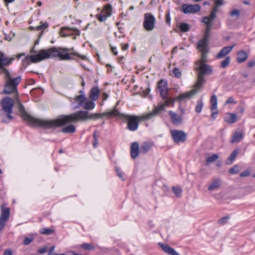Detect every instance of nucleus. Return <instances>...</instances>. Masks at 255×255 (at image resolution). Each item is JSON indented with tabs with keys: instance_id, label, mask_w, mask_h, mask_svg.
<instances>
[{
	"instance_id": "obj_1",
	"label": "nucleus",
	"mask_w": 255,
	"mask_h": 255,
	"mask_svg": "<svg viewBox=\"0 0 255 255\" xmlns=\"http://www.w3.org/2000/svg\"><path fill=\"white\" fill-rule=\"evenodd\" d=\"M16 104L17 106V108L21 113V116L24 120L26 121L29 124L32 126H36L44 128H55L62 127L68 123H75L79 121H85L88 120H75L72 118V116L75 113H77L80 111H78L74 113L70 114L69 115H62L58 117V118L54 120H42L38 119L32 117L31 116L28 114L25 111L24 108L22 104L20 103L18 99H16ZM95 107V104L94 101H89L86 102L84 106V108L86 110V112H88L89 110H92ZM94 113L93 114H94ZM93 114L89 115H91ZM89 119L88 120H89Z\"/></svg>"
},
{
	"instance_id": "obj_2",
	"label": "nucleus",
	"mask_w": 255,
	"mask_h": 255,
	"mask_svg": "<svg viewBox=\"0 0 255 255\" xmlns=\"http://www.w3.org/2000/svg\"><path fill=\"white\" fill-rule=\"evenodd\" d=\"M89 113L86 111H79L74 114L72 118L75 120L98 119L104 117L109 118H118L124 121H127L128 128L130 131H135L138 127V123L140 121L148 120V119H142L141 118L144 115L140 116H130L121 113L116 108L112 111L104 112L101 114H94L89 115Z\"/></svg>"
},
{
	"instance_id": "obj_3",
	"label": "nucleus",
	"mask_w": 255,
	"mask_h": 255,
	"mask_svg": "<svg viewBox=\"0 0 255 255\" xmlns=\"http://www.w3.org/2000/svg\"><path fill=\"white\" fill-rule=\"evenodd\" d=\"M69 51L68 48L52 47L47 50H41L37 54L31 56L30 59L32 63H37L50 57H58L61 60H71L74 59L71 57V55H73L83 60L87 59L86 56L80 55L76 52L69 54L67 52Z\"/></svg>"
},
{
	"instance_id": "obj_4",
	"label": "nucleus",
	"mask_w": 255,
	"mask_h": 255,
	"mask_svg": "<svg viewBox=\"0 0 255 255\" xmlns=\"http://www.w3.org/2000/svg\"><path fill=\"white\" fill-rule=\"evenodd\" d=\"M195 69L197 72V80L195 84L199 88H202L205 82V75H210L213 73L212 67L205 63H195Z\"/></svg>"
},
{
	"instance_id": "obj_5",
	"label": "nucleus",
	"mask_w": 255,
	"mask_h": 255,
	"mask_svg": "<svg viewBox=\"0 0 255 255\" xmlns=\"http://www.w3.org/2000/svg\"><path fill=\"white\" fill-rule=\"evenodd\" d=\"M4 77L6 80L4 89L3 93L5 94L17 93V86L21 80V76H19L15 78L11 77L7 69H4Z\"/></svg>"
},
{
	"instance_id": "obj_6",
	"label": "nucleus",
	"mask_w": 255,
	"mask_h": 255,
	"mask_svg": "<svg viewBox=\"0 0 255 255\" xmlns=\"http://www.w3.org/2000/svg\"><path fill=\"white\" fill-rule=\"evenodd\" d=\"M1 109L0 110V116H3V112L6 115L8 120H2V122L8 123L11 120L13 117L11 114L12 112V109L14 105L13 100L9 97H6L3 98L0 102Z\"/></svg>"
},
{
	"instance_id": "obj_7",
	"label": "nucleus",
	"mask_w": 255,
	"mask_h": 255,
	"mask_svg": "<svg viewBox=\"0 0 255 255\" xmlns=\"http://www.w3.org/2000/svg\"><path fill=\"white\" fill-rule=\"evenodd\" d=\"M170 103L173 104V100L172 99H167L164 104L160 105L158 107H156L153 111L150 113L144 114L142 117V119H151L155 117L161 111L164 110L165 107Z\"/></svg>"
},
{
	"instance_id": "obj_8",
	"label": "nucleus",
	"mask_w": 255,
	"mask_h": 255,
	"mask_svg": "<svg viewBox=\"0 0 255 255\" xmlns=\"http://www.w3.org/2000/svg\"><path fill=\"white\" fill-rule=\"evenodd\" d=\"M155 18L151 13H146L144 15L143 27L147 31H152L155 26Z\"/></svg>"
},
{
	"instance_id": "obj_9",
	"label": "nucleus",
	"mask_w": 255,
	"mask_h": 255,
	"mask_svg": "<svg viewBox=\"0 0 255 255\" xmlns=\"http://www.w3.org/2000/svg\"><path fill=\"white\" fill-rule=\"evenodd\" d=\"M1 214L0 216V231L4 228L5 222L8 220L10 216V209L5 207L4 205L0 206Z\"/></svg>"
},
{
	"instance_id": "obj_10",
	"label": "nucleus",
	"mask_w": 255,
	"mask_h": 255,
	"mask_svg": "<svg viewBox=\"0 0 255 255\" xmlns=\"http://www.w3.org/2000/svg\"><path fill=\"white\" fill-rule=\"evenodd\" d=\"M171 134L174 141L176 143L183 142L186 140V134L182 130H172Z\"/></svg>"
},
{
	"instance_id": "obj_11",
	"label": "nucleus",
	"mask_w": 255,
	"mask_h": 255,
	"mask_svg": "<svg viewBox=\"0 0 255 255\" xmlns=\"http://www.w3.org/2000/svg\"><path fill=\"white\" fill-rule=\"evenodd\" d=\"M200 6L198 4H184L182 6L181 11L185 14H193L200 11Z\"/></svg>"
},
{
	"instance_id": "obj_12",
	"label": "nucleus",
	"mask_w": 255,
	"mask_h": 255,
	"mask_svg": "<svg viewBox=\"0 0 255 255\" xmlns=\"http://www.w3.org/2000/svg\"><path fill=\"white\" fill-rule=\"evenodd\" d=\"M202 89L201 88H199L197 86V84H195L194 88L188 93H183L179 95L175 99H172L173 100V103L176 100L181 101L185 99H189L194 96L198 91Z\"/></svg>"
},
{
	"instance_id": "obj_13",
	"label": "nucleus",
	"mask_w": 255,
	"mask_h": 255,
	"mask_svg": "<svg viewBox=\"0 0 255 255\" xmlns=\"http://www.w3.org/2000/svg\"><path fill=\"white\" fill-rule=\"evenodd\" d=\"M60 35L62 37H66L71 35L79 36L80 31L76 28H72L68 27H63L59 32Z\"/></svg>"
},
{
	"instance_id": "obj_14",
	"label": "nucleus",
	"mask_w": 255,
	"mask_h": 255,
	"mask_svg": "<svg viewBox=\"0 0 255 255\" xmlns=\"http://www.w3.org/2000/svg\"><path fill=\"white\" fill-rule=\"evenodd\" d=\"M157 85L158 88L160 91V96L163 99H166L168 92L167 81L161 79L158 82Z\"/></svg>"
},
{
	"instance_id": "obj_15",
	"label": "nucleus",
	"mask_w": 255,
	"mask_h": 255,
	"mask_svg": "<svg viewBox=\"0 0 255 255\" xmlns=\"http://www.w3.org/2000/svg\"><path fill=\"white\" fill-rule=\"evenodd\" d=\"M111 13L112 6L111 4H107L102 10L101 13L97 15V17L100 21H104L111 15Z\"/></svg>"
},
{
	"instance_id": "obj_16",
	"label": "nucleus",
	"mask_w": 255,
	"mask_h": 255,
	"mask_svg": "<svg viewBox=\"0 0 255 255\" xmlns=\"http://www.w3.org/2000/svg\"><path fill=\"white\" fill-rule=\"evenodd\" d=\"M13 60V58H8L3 53L0 52V73H4V69H6L4 66L9 65Z\"/></svg>"
},
{
	"instance_id": "obj_17",
	"label": "nucleus",
	"mask_w": 255,
	"mask_h": 255,
	"mask_svg": "<svg viewBox=\"0 0 255 255\" xmlns=\"http://www.w3.org/2000/svg\"><path fill=\"white\" fill-rule=\"evenodd\" d=\"M168 114L173 125H179L182 124V118L181 116L171 111H169Z\"/></svg>"
},
{
	"instance_id": "obj_18",
	"label": "nucleus",
	"mask_w": 255,
	"mask_h": 255,
	"mask_svg": "<svg viewBox=\"0 0 255 255\" xmlns=\"http://www.w3.org/2000/svg\"><path fill=\"white\" fill-rule=\"evenodd\" d=\"M140 153V147L137 142H133L130 147V155L133 159H135Z\"/></svg>"
},
{
	"instance_id": "obj_19",
	"label": "nucleus",
	"mask_w": 255,
	"mask_h": 255,
	"mask_svg": "<svg viewBox=\"0 0 255 255\" xmlns=\"http://www.w3.org/2000/svg\"><path fill=\"white\" fill-rule=\"evenodd\" d=\"M209 37H206L204 36L203 38L198 42L197 48L200 51L208 50V44Z\"/></svg>"
},
{
	"instance_id": "obj_20",
	"label": "nucleus",
	"mask_w": 255,
	"mask_h": 255,
	"mask_svg": "<svg viewBox=\"0 0 255 255\" xmlns=\"http://www.w3.org/2000/svg\"><path fill=\"white\" fill-rule=\"evenodd\" d=\"M235 45L224 47L216 55V58L221 59L226 56L233 49Z\"/></svg>"
},
{
	"instance_id": "obj_21",
	"label": "nucleus",
	"mask_w": 255,
	"mask_h": 255,
	"mask_svg": "<svg viewBox=\"0 0 255 255\" xmlns=\"http://www.w3.org/2000/svg\"><path fill=\"white\" fill-rule=\"evenodd\" d=\"M163 251L169 255H179V254L173 248L170 247L167 245L159 243Z\"/></svg>"
},
{
	"instance_id": "obj_22",
	"label": "nucleus",
	"mask_w": 255,
	"mask_h": 255,
	"mask_svg": "<svg viewBox=\"0 0 255 255\" xmlns=\"http://www.w3.org/2000/svg\"><path fill=\"white\" fill-rule=\"evenodd\" d=\"M153 146V143L151 142H143L140 147V153L144 154L148 152Z\"/></svg>"
},
{
	"instance_id": "obj_23",
	"label": "nucleus",
	"mask_w": 255,
	"mask_h": 255,
	"mask_svg": "<svg viewBox=\"0 0 255 255\" xmlns=\"http://www.w3.org/2000/svg\"><path fill=\"white\" fill-rule=\"evenodd\" d=\"M221 185V181L219 179L214 180L208 187V190L211 192L219 189Z\"/></svg>"
},
{
	"instance_id": "obj_24",
	"label": "nucleus",
	"mask_w": 255,
	"mask_h": 255,
	"mask_svg": "<svg viewBox=\"0 0 255 255\" xmlns=\"http://www.w3.org/2000/svg\"><path fill=\"white\" fill-rule=\"evenodd\" d=\"M99 93L100 90L97 87L92 88L90 92V98L93 101L97 100Z\"/></svg>"
},
{
	"instance_id": "obj_25",
	"label": "nucleus",
	"mask_w": 255,
	"mask_h": 255,
	"mask_svg": "<svg viewBox=\"0 0 255 255\" xmlns=\"http://www.w3.org/2000/svg\"><path fill=\"white\" fill-rule=\"evenodd\" d=\"M243 138V132L242 131L235 132L232 137L231 143L239 142Z\"/></svg>"
},
{
	"instance_id": "obj_26",
	"label": "nucleus",
	"mask_w": 255,
	"mask_h": 255,
	"mask_svg": "<svg viewBox=\"0 0 255 255\" xmlns=\"http://www.w3.org/2000/svg\"><path fill=\"white\" fill-rule=\"evenodd\" d=\"M225 121L230 124H233L237 121V115L233 113H227L224 117Z\"/></svg>"
},
{
	"instance_id": "obj_27",
	"label": "nucleus",
	"mask_w": 255,
	"mask_h": 255,
	"mask_svg": "<svg viewBox=\"0 0 255 255\" xmlns=\"http://www.w3.org/2000/svg\"><path fill=\"white\" fill-rule=\"evenodd\" d=\"M247 58V53L244 50L239 51L237 54V61L240 63L245 62Z\"/></svg>"
},
{
	"instance_id": "obj_28",
	"label": "nucleus",
	"mask_w": 255,
	"mask_h": 255,
	"mask_svg": "<svg viewBox=\"0 0 255 255\" xmlns=\"http://www.w3.org/2000/svg\"><path fill=\"white\" fill-rule=\"evenodd\" d=\"M76 128L74 126L70 125L62 128L61 131L63 133H72L75 132Z\"/></svg>"
},
{
	"instance_id": "obj_29",
	"label": "nucleus",
	"mask_w": 255,
	"mask_h": 255,
	"mask_svg": "<svg viewBox=\"0 0 255 255\" xmlns=\"http://www.w3.org/2000/svg\"><path fill=\"white\" fill-rule=\"evenodd\" d=\"M239 153V150L237 149H235L231 154L228 158L227 164H230L232 163L236 158L237 154Z\"/></svg>"
},
{
	"instance_id": "obj_30",
	"label": "nucleus",
	"mask_w": 255,
	"mask_h": 255,
	"mask_svg": "<svg viewBox=\"0 0 255 255\" xmlns=\"http://www.w3.org/2000/svg\"><path fill=\"white\" fill-rule=\"evenodd\" d=\"M48 26V24L47 22L43 23L42 22H40V25L37 26L36 27L30 26L29 28L32 30H44Z\"/></svg>"
},
{
	"instance_id": "obj_31",
	"label": "nucleus",
	"mask_w": 255,
	"mask_h": 255,
	"mask_svg": "<svg viewBox=\"0 0 255 255\" xmlns=\"http://www.w3.org/2000/svg\"><path fill=\"white\" fill-rule=\"evenodd\" d=\"M86 100V97L84 94L78 95L75 98V101L77 102L79 106L82 105Z\"/></svg>"
},
{
	"instance_id": "obj_32",
	"label": "nucleus",
	"mask_w": 255,
	"mask_h": 255,
	"mask_svg": "<svg viewBox=\"0 0 255 255\" xmlns=\"http://www.w3.org/2000/svg\"><path fill=\"white\" fill-rule=\"evenodd\" d=\"M201 52V59L199 60H198L195 63H205L207 61V54L208 53V50L207 51H200Z\"/></svg>"
},
{
	"instance_id": "obj_33",
	"label": "nucleus",
	"mask_w": 255,
	"mask_h": 255,
	"mask_svg": "<svg viewBox=\"0 0 255 255\" xmlns=\"http://www.w3.org/2000/svg\"><path fill=\"white\" fill-rule=\"evenodd\" d=\"M210 102L211 104V109L212 110H216L217 109V98L215 95L211 97Z\"/></svg>"
},
{
	"instance_id": "obj_34",
	"label": "nucleus",
	"mask_w": 255,
	"mask_h": 255,
	"mask_svg": "<svg viewBox=\"0 0 255 255\" xmlns=\"http://www.w3.org/2000/svg\"><path fill=\"white\" fill-rule=\"evenodd\" d=\"M219 158V155L217 154H213L211 156H208L206 159V164L208 165L210 163L214 162L217 160Z\"/></svg>"
},
{
	"instance_id": "obj_35",
	"label": "nucleus",
	"mask_w": 255,
	"mask_h": 255,
	"mask_svg": "<svg viewBox=\"0 0 255 255\" xmlns=\"http://www.w3.org/2000/svg\"><path fill=\"white\" fill-rule=\"evenodd\" d=\"M53 229L49 228H42L40 230V233L43 235H49L54 233Z\"/></svg>"
},
{
	"instance_id": "obj_36",
	"label": "nucleus",
	"mask_w": 255,
	"mask_h": 255,
	"mask_svg": "<svg viewBox=\"0 0 255 255\" xmlns=\"http://www.w3.org/2000/svg\"><path fill=\"white\" fill-rule=\"evenodd\" d=\"M81 248L85 250H93L95 249V247L92 244L89 243H83L81 245Z\"/></svg>"
},
{
	"instance_id": "obj_37",
	"label": "nucleus",
	"mask_w": 255,
	"mask_h": 255,
	"mask_svg": "<svg viewBox=\"0 0 255 255\" xmlns=\"http://www.w3.org/2000/svg\"><path fill=\"white\" fill-rule=\"evenodd\" d=\"M203 107V103L202 101L201 100L197 101V105H196V106L195 108L196 112H197L198 113H200L202 110Z\"/></svg>"
},
{
	"instance_id": "obj_38",
	"label": "nucleus",
	"mask_w": 255,
	"mask_h": 255,
	"mask_svg": "<svg viewBox=\"0 0 255 255\" xmlns=\"http://www.w3.org/2000/svg\"><path fill=\"white\" fill-rule=\"evenodd\" d=\"M172 190L177 197H179L181 196L182 190L180 188L173 186L172 187Z\"/></svg>"
},
{
	"instance_id": "obj_39",
	"label": "nucleus",
	"mask_w": 255,
	"mask_h": 255,
	"mask_svg": "<svg viewBox=\"0 0 255 255\" xmlns=\"http://www.w3.org/2000/svg\"><path fill=\"white\" fill-rule=\"evenodd\" d=\"M179 28L182 32H187L189 30V25L186 23H181L179 25Z\"/></svg>"
},
{
	"instance_id": "obj_40",
	"label": "nucleus",
	"mask_w": 255,
	"mask_h": 255,
	"mask_svg": "<svg viewBox=\"0 0 255 255\" xmlns=\"http://www.w3.org/2000/svg\"><path fill=\"white\" fill-rule=\"evenodd\" d=\"M230 62V57H227L224 60L221 61V66L224 68H226L229 65Z\"/></svg>"
},
{
	"instance_id": "obj_41",
	"label": "nucleus",
	"mask_w": 255,
	"mask_h": 255,
	"mask_svg": "<svg viewBox=\"0 0 255 255\" xmlns=\"http://www.w3.org/2000/svg\"><path fill=\"white\" fill-rule=\"evenodd\" d=\"M213 21V20H211L208 16H204L202 18V22L204 23L206 25H212Z\"/></svg>"
},
{
	"instance_id": "obj_42",
	"label": "nucleus",
	"mask_w": 255,
	"mask_h": 255,
	"mask_svg": "<svg viewBox=\"0 0 255 255\" xmlns=\"http://www.w3.org/2000/svg\"><path fill=\"white\" fill-rule=\"evenodd\" d=\"M212 25H210V24L206 25V30H205V34L204 35L206 37V38L207 37H210L211 30L212 29Z\"/></svg>"
},
{
	"instance_id": "obj_43",
	"label": "nucleus",
	"mask_w": 255,
	"mask_h": 255,
	"mask_svg": "<svg viewBox=\"0 0 255 255\" xmlns=\"http://www.w3.org/2000/svg\"><path fill=\"white\" fill-rule=\"evenodd\" d=\"M239 171V167L238 165H236L232 168H230L229 170V172L231 174H235L238 173Z\"/></svg>"
},
{
	"instance_id": "obj_44",
	"label": "nucleus",
	"mask_w": 255,
	"mask_h": 255,
	"mask_svg": "<svg viewBox=\"0 0 255 255\" xmlns=\"http://www.w3.org/2000/svg\"><path fill=\"white\" fill-rule=\"evenodd\" d=\"M173 73L174 74V76L177 78H180L182 76V73L181 71L178 68L176 67L173 68Z\"/></svg>"
},
{
	"instance_id": "obj_45",
	"label": "nucleus",
	"mask_w": 255,
	"mask_h": 255,
	"mask_svg": "<svg viewBox=\"0 0 255 255\" xmlns=\"http://www.w3.org/2000/svg\"><path fill=\"white\" fill-rule=\"evenodd\" d=\"M230 15L232 17L236 16L238 17L240 15V11L237 9H234L231 12Z\"/></svg>"
},
{
	"instance_id": "obj_46",
	"label": "nucleus",
	"mask_w": 255,
	"mask_h": 255,
	"mask_svg": "<svg viewBox=\"0 0 255 255\" xmlns=\"http://www.w3.org/2000/svg\"><path fill=\"white\" fill-rule=\"evenodd\" d=\"M228 219H229V218L228 217H225L222 218L219 220L218 223L220 225H223L227 222Z\"/></svg>"
},
{
	"instance_id": "obj_47",
	"label": "nucleus",
	"mask_w": 255,
	"mask_h": 255,
	"mask_svg": "<svg viewBox=\"0 0 255 255\" xmlns=\"http://www.w3.org/2000/svg\"><path fill=\"white\" fill-rule=\"evenodd\" d=\"M250 172L251 171L249 169H246L243 171L242 173H241L240 176L242 177H247L250 175Z\"/></svg>"
},
{
	"instance_id": "obj_48",
	"label": "nucleus",
	"mask_w": 255,
	"mask_h": 255,
	"mask_svg": "<svg viewBox=\"0 0 255 255\" xmlns=\"http://www.w3.org/2000/svg\"><path fill=\"white\" fill-rule=\"evenodd\" d=\"M32 238H25L23 240V244L24 245H28L32 242Z\"/></svg>"
},
{
	"instance_id": "obj_49",
	"label": "nucleus",
	"mask_w": 255,
	"mask_h": 255,
	"mask_svg": "<svg viewBox=\"0 0 255 255\" xmlns=\"http://www.w3.org/2000/svg\"><path fill=\"white\" fill-rule=\"evenodd\" d=\"M237 102H235L232 97H230L226 101L225 104L227 105L230 103L236 104Z\"/></svg>"
},
{
	"instance_id": "obj_50",
	"label": "nucleus",
	"mask_w": 255,
	"mask_h": 255,
	"mask_svg": "<svg viewBox=\"0 0 255 255\" xmlns=\"http://www.w3.org/2000/svg\"><path fill=\"white\" fill-rule=\"evenodd\" d=\"M165 21L167 24H168L169 25L170 24V22H171V18H170V12H167L166 14Z\"/></svg>"
},
{
	"instance_id": "obj_51",
	"label": "nucleus",
	"mask_w": 255,
	"mask_h": 255,
	"mask_svg": "<svg viewBox=\"0 0 255 255\" xmlns=\"http://www.w3.org/2000/svg\"><path fill=\"white\" fill-rule=\"evenodd\" d=\"M47 250V247H43L42 248H40L38 250L37 252L39 254H44L46 252Z\"/></svg>"
},
{
	"instance_id": "obj_52",
	"label": "nucleus",
	"mask_w": 255,
	"mask_h": 255,
	"mask_svg": "<svg viewBox=\"0 0 255 255\" xmlns=\"http://www.w3.org/2000/svg\"><path fill=\"white\" fill-rule=\"evenodd\" d=\"M208 16L209 17V18H210V19H211V20H214V19L217 16V13H215V12L211 11V13L210 14V15Z\"/></svg>"
},
{
	"instance_id": "obj_53",
	"label": "nucleus",
	"mask_w": 255,
	"mask_h": 255,
	"mask_svg": "<svg viewBox=\"0 0 255 255\" xmlns=\"http://www.w3.org/2000/svg\"><path fill=\"white\" fill-rule=\"evenodd\" d=\"M116 171H117V174H118V176L120 178H121L123 181H124L125 179L123 177V173L118 169H117Z\"/></svg>"
},
{
	"instance_id": "obj_54",
	"label": "nucleus",
	"mask_w": 255,
	"mask_h": 255,
	"mask_svg": "<svg viewBox=\"0 0 255 255\" xmlns=\"http://www.w3.org/2000/svg\"><path fill=\"white\" fill-rule=\"evenodd\" d=\"M121 47H122V50H126L128 48V43H126V44L122 43Z\"/></svg>"
},
{
	"instance_id": "obj_55",
	"label": "nucleus",
	"mask_w": 255,
	"mask_h": 255,
	"mask_svg": "<svg viewBox=\"0 0 255 255\" xmlns=\"http://www.w3.org/2000/svg\"><path fill=\"white\" fill-rule=\"evenodd\" d=\"M3 255H12L11 250L10 249L6 250L3 253Z\"/></svg>"
},
{
	"instance_id": "obj_56",
	"label": "nucleus",
	"mask_w": 255,
	"mask_h": 255,
	"mask_svg": "<svg viewBox=\"0 0 255 255\" xmlns=\"http://www.w3.org/2000/svg\"><path fill=\"white\" fill-rule=\"evenodd\" d=\"M55 249L54 246L51 247L50 249L49 250L48 253L47 255H53V252Z\"/></svg>"
},
{
	"instance_id": "obj_57",
	"label": "nucleus",
	"mask_w": 255,
	"mask_h": 255,
	"mask_svg": "<svg viewBox=\"0 0 255 255\" xmlns=\"http://www.w3.org/2000/svg\"><path fill=\"white\" fill-rule=\"evenodd\" d=\"M223 4V0H217L215 1V5L217 6H220Z\"/></svg>"
},
{
	"instance_id": "obj_58",
	"label": "nucleus",
	"mask_w": 255,
	"mask_h": 255,
	"mask_svg": "<svg viewBox=\"0 0 255 255\" xmlns=\"http://www.w3.org/2000/svg\"><path fill=\"white\" fill-rule=\"evenodd\" d=\"M255 65V61L252 60L248 62V66L249 67H253Z\"/></svg>"
},
{
	"instance_id": "obj_59",
	"label": "nucleus",
	"mask_w": 255,
	"mask_h": 255,
	"mask_svg": "<svg viewBox=\"0 0 255 255\" xmlns=\"http://www.w3.org/2000/svg\"><path fill=\"white\" fill-rule=\"evenodd\" d=\"M215 110V111L213 112L212 115H211V116L213 119H215L217 118V115L218 114V111L217 109Z\"/></svg>"
},
{
	"instance_id": "obj_60",
	"label": "nucleus",
	"mask_w": 255,
	"mask_h": 255,
	"mask_svg": "<svg viewBox=\"0 0 255 255\" xmlns=\"http://www.w3.org/2000/svg\"><path fill=\"white\" fill-rule=\"evenodd\" d=\"M111 50H112V52H113V53L114 55H117L118 54V51L117 50L116 47L112 46L111 47Z\"/></svg>"
},
{
	"instance_id": "obj_61",
	"label": "nucleus",
	"mask_w": 255,
	"mask_h": 255,
	"mask_svg": "<svg viewBox=\"0 0 255 255\" xmlns=\"http://www.w3.org/2000/svg\"><path fill=\"white\" fill-rule=\"evenodd\" d=\"M98 144V138L94 139V142L93 143V145L94 148H96Z\"/></svg>"
},
{
	"instance_id": "obj_62",
	"label": "nucleus",
	"mask_w": 255,
	"mask_h": 255,
	"mask_svg": "<svg viewBox=\"0 0 255 255\" xmlns=\"http://www.w3.org/2000/svg\"><path fill=\"white\" fill-rule=\"evenodd\" d=\"M218 7H219L218 6L215 5V6L212 8L211 11L217 13V12L218 11Z\"/></svg>"
},
{
	"instance_id": "obj_63",
	"label": "nucleus",
	"mask_w": 255,
	"mask_h": 255,
	"mask_svg": "<svg viewBox=\"0 0 255 255\" xmlns=\"http://www.w3.org/2000/svg\"><path fill=\"white\" fill-rule=\"evenodd\" d=\"M109 97V96L107 94L104 93L102 95V98L103 100H106Z\"/></svg>"
},
{
	"instance_id": "obj_64",
	"label": "nucleus",
	"mask_w": 255,
	"mask_h": 255,
	"mask_svg": "<svg viewBox=\"0 0 255 255\" xmlns=\"http://www.w3.org/2000/svg\"><path fill=\"white\" fill-rule=\"evenodd\" d=\"M150 92V89H147L146 90H145L144 91V95H147L149 94Z\"/></svg>"
}]
</instances>
